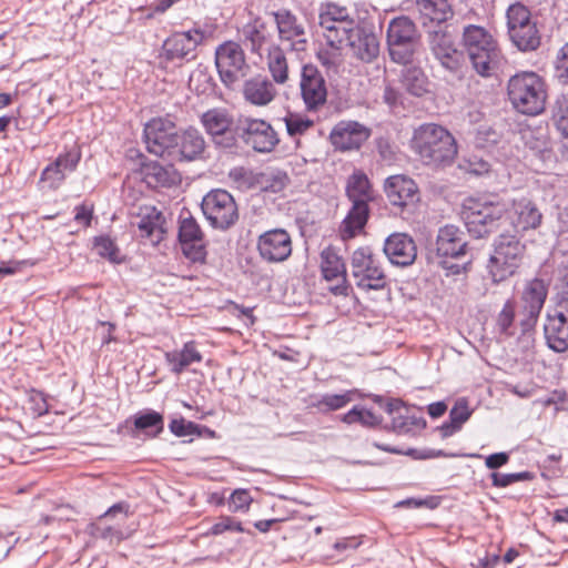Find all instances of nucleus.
Segmentation results:
<instances>
[{"label":"nucleus","instance_id":"f257e3e1","mask_svg":"<svg viewBox=\"0 0 568 568\" xmlns=\"http://www.w3.org/2000/svg\"><path fill=\"white\" fill-rule=\"evenodd\" d=\"M410 149L417 159L432 169H445L457 155L453 134L436 123H424L416 128L410 139Z\"/></svg>","mask_w":568,"mask_h":568},{"label":"nucleus","instance_id":"f03ea898","mask_svg":"<svg viewBox=\"0 0 568 568\" xmlns=\"http://www.w3.org/2000/svg\"><path fill=\"white\" fill-rule=\"evenodd\" d=\"M346 194L352 202V207L339 227L343 240L355 237L367 223L369 216L368 203L374 200V191L365 173L355 171L348 178Z\"/></svg>","mask_w":568,"mask_h":568},{"label":"nucleus","instance_id":"7ed1b4c3","mask_svg":"<svg viewBox=\"0 0 568 568\" xmlns=\"http://www.w3.org/2000/svg\"><path fill=\"white\" fill-rule=\"evenodd\" d=\"M507 95L517 112L538 115L546 108L547 87L537 73L519 72L508 80Z\"/></svg>","mask_w":568,"mask_h":568},{"label":"nucleus","instance_id":"20e7f679","mask_svg":"<svg viewBox=\"0 0 568 568\" xmlns=\"http://www.w3.org/2000/svg\"><path fill=\"white\" fill-rule=\"evenodd\" d=\"M463 44L476 72L488 77L499 58L493 36L480 26L469 24L464 28Z\"/></svg>","mask_w":568,"mask_h":568},{"label":"nucleus","instance_id":"39448f33","mask_svg":"<svg viewBox=\"0 0 568 568\" xmlns=\"http://www.w3.org/2000/svg\"><path fill=\"white\" fill-rule=\"evenodd\" d=\"M507 206L500 202L481 199H468L463 209V219L470 235L476 239L488 235L500 217L506 213Z\"/></svg>","mask_w":568,"mask_h":568},{"label":"nucleus","instance_id":"423d86ee","mask_svg":"<svg viewBox=\"0 0 568 568\" xmlns=\"http://www.w3.org/2000/svg\"><path fill=\"white\" fill-rule=\"evenodd\" d=\"M525 254V244L516 235L501 233L494 242L489 260V272L494 282H501L514 275Z\"/></svg>","mask_w":568,"mask_h":568},{"label":"nucleus","instance_id":"0eeeda50","mask_svg":"<svg viewBox=\"0 0 568 568\" xmlns=\"http://www.w3.org/2000/svg\"><path fill=\"white\" fill-rule=\"evenodd\" d=\"M419 40L418 31L412 19L405 16L390 20L386 41L390 59L400 64L412 61Z\"/></svg>","mask_w":568,"mask_h":568},{"label":"nucleus","instance_id":"6e6552de","mask_svg":"<svg viewBox=\"0 0 568 568\" xmlns=\"http://www.w3.org/2000/svg\"><path fill=\"white\" fill-rule=\"evenodd\" d=\"M351 272L355 285L362 291H379L387 278L379 260L368 246L355 250L351 258Z\"/></svg>","mask_w":568,"mask_h":568},{"label":"nucleus","instance_id":"1a4fd4ad","mask_svg":"<svg viewBox=\"0 0 568 568\" xmlns=\"http://www.w3.org/2000/svg\"><path fill=\"white\" fill-rule=\"evenodd\" d=\"M318 24L326 41L343 44L358 26L348 8L333 2L321 6Z\"/></svg>","mask_w":568,"mask_h":568},{"label":"nucleus","instance_id":"9d476101","mask_svg":"<svg viewBox=\"0 0 568 568\" xmlns=\"http://www.w3.org/2000/svg\"><path fill=\"white\" fill-rule=\"evenodd\" d=\"M201 209L210 224L220 230L231 227L239 219L237 205L225 190L210 191L202 200Z\"/></svg>","mask_w":568,"mask_h":568},{"label":"nucleus","instance_id":"9b49d317","mask_svg":"<svg viewBox=\"0 0 568 568\" xmlns=\"http://www.w3.org/2000/svg\"><path fill=\"white\" fill-rule=\"evenodd\" d=\"M298 89L307 112H317L326 104L328 95L326 80L315 64L302 65Z\"/></svg>","mask_w":568,"mask_h":568},{"label":"nucleus","instance_id":"f8f14e48","mask_svg":"<svg viewBox=\"0 0 568 568\" xmlns=\"http://www.w3.org/2000/svg\"><path fill=\"white\" fill-rule=\"evenodd\" d=\"M427 43L434 58L443 68L456 72L464 62V53L455 45L453 36L444 24H435L427 30Z\"/></svg>","mask_w":568,"mask_h":568},{"label":"nucleus","instance_id":"ddd939ff","mask_svg":"<svg viewBox=\"0 0 568 568\" xmlns=\"http://www.w3.org/2000/svg\"><path fill=\"white\" fill-rule=\"evenodd\" d=\"M239 134L245 145L258 153H271L280 143V136L271 123L251 116L239 121Z\"/></svg>","mask_w":568,"mask_h":568},{"label":"nucleus","instance_id":"4468645a","mask_svg":"<svg viewBox=\"0 0 568 568\" xmlns=\"http://www.w3.org/2000/svg\"><path fill=\"white\" fill-rule=\"evenodd\" d=\"M215 65L226 87L245 77L248 69L242 47L234 41H226L216 48Z\"/></svg>","mask_w":568,"mask_h":568},{"label":"nucleus","instance_id":"2eb2a0df","mask_svg":"<svg viewBox=\"0 0 568 568\" xmlns=\"http://www.w3.org/2000/svg\"><path fill=\"white\" fill-rule=\"evenodd\" d=\"M467 242L464 233L455 225L439 229L435 243V262L453 273L459 272L458 265H448L447 258H459L466 254Z\"/></svg>","mask_w":568,"mask_h":568},{"label":"nucleus","instance_id":"dca6fc26","mask_svg":"<svg viewBox=\"0 0 568 568\" xmlns=\"http://www.w3.org/2000/svg\"><path fill=\"white\" fill-rule=\"evenodd\" d=\"M175 124L164 118L150 120L144 126L146 150L160 158H171L176 139Z\"/></svg>","mask_w":568,"mask_h":568},{"label":"nucleus","instance_id":"f3484780","mask_svg":"<svg viewBox=\"0 0 568 568\" xmlns=\"http://www.w3.org/2000/svg\"><path fill=\"white\" fill-rule=\"evenodd\" d=\"M203 41V33L197 30L174 32L162 44L160 58L166 62L191 61L195 59L196 48Z\"/></svg>","mask_w":568,"mask_h":568},{"label":"nucleus","instance_id":"a211bd4d","mask_svg":"<svg viewBox=\"0 0 568 568\" xmlns=\"http://www.w3.org/2000/svg\"><path fill=\"white\" fill-rule=\"evenodd\" d=\"M200 122L216 146L230 149L235 145L236 139L232 130L233 116L226 109H210L202 113Z\"/></svg>","mask_w":568,"mask_h":568},{"label":"nucleus","instance_id":"6ab92c4d","mask_svg":"<svg viewBox=\"0 0 568 568\" xmlns=\"http://www.w3.org/2000/svg\"><path fill=\"white\" fill-rule=\"evenodd\" d=\"M179 241L186 258L194 263H204L206 258V241L196 220L187 215L181 216Z\"/></svg>","mask_w":568,"mask_h":568},{"label":"nucleus","instance_id":"aec40b11","mask_svg":"<svg viewBox=\"0 0 568 568\" xmlns=\"http://www.w3.org/2000/svg\"><path fill=\"white\" fill-rule=\"evenodd\" d=\"M80 160L81 152L75 148L60 154L52 163L42 170L39 184L42 189H59L67 175L75 171Z\"/></svg>","mask_w":568,"mask_h":568},{"label":"nucleus","instance_id":"412c9836","mask_svg":"<svg viewBox=\"0 0 568 568\" xmlns=\"http://www.w3.org/2000/svg\"><path fill=\"white\" fill-rule=\"evenodd\" d=\"M257 250L260 256L270 263H280L292 254V240L284 229H274L258 236Z\"/></svg>","mask_w":568,"mask_h":568},{"label":"nucleus","instance_id":"4be33fe9","mask_svg":"<svg viewBox=\"0 0 568 568\" xmlns=\"http://www.w3.org/2000/svg\"><path fill=\"white\" fill-rule=\"evenodd\" d=\"M273 23L275 24L278 38L283 42H288L294 51H303L307 43L304 24L286 9L271 12Z\"/></svg>","mask_w":568,"mask_h":568},{"label":"nucleus","instance_id":"5701e85b","mask_svg":"<svg viewBox=\"0 0 568 568\" xmlns=\"http://www.w3.org/2000/svg\"><path fill=\"white\" fill-rule=\"evenodd\" d=\"M544 333L549 348L557 353L568 349V306L558 304L548 312Z\"/></svg>","mask_w":568,"mask_h":568},{"label":"nucleus","instance_id":"b1692460","mask_svg":"<svg viewBox=\"0 0 568 568\" xmlns=\"http://www.w3.org/2000/svg\"><path fill=\"white\" fill-rule=\"evenodd\" d=\"M371 136V130L357 121H339L331 131L329 140L339 151L357 150Z\"/></svg>","mask_w":568,"mask_h":568},{"label":"nucleus","instance_id":"393cba45","mask_svg":"<svg viewBox=\"0 0 568 568\" xmlns=\"http://www.w3.org/2000/svg\"><path fill=\"white\" fill-rule=\"evenodd\" d=\"M546 297L547 286L542 280L534 278L527 283L521 296L525 317L520 321V324L524 332L536 324Z\"/></svg>","mask_w":568,"mask_h":568},{"label":"nucleus","instance_id":"a878e982","mask_svg":"<svg viewBox=\"0 0 568 568\" xmlns=\"http://www.w3.org/2000/svg\"><path fill=\"white\" fill-rule=\"evenodd\" d=\"M506 213L516 232L535 230L541 224L542 220V214L537 205L527 197L514 200L511 207Z\"/></svg>","mask_w":568,"mask_h":568},{"label":"nucleus","instance_id":"bb28decb","mask_svg":"<svg viewBox=\"0 0 568 568\" xmlns=\"http://www.w3.org/2000/svg\"><path fill=\"white\" fill-rule=\"evenodd\" d=\"M353 57L365 63H371L379 55L377 36L365 27L357 26L345 41Z\"/></svg>","mask_w":568,"mask_h":568},{"label":"nucleus","instance_id":"cd10ccee","mask_svg":"<svg viewBox=\"0 0 568 568\" xmlns=\"http://www.w3.org/2000/svg\"><path fill=\"white\" fill-rule=\"evenodd\" d=\"M133 225L138 227L140 236L149 239L153 245L159 244L166 232L163 213L152 205L139 209L138 220Z\"/></svg>","mask_w":568,"mask_h":568},{"label":"nucleus","instance_id":"c85d7f7f","mask_svg":"<svg viewBox=\"0 0 568 568\" xmlns=\"http://www.w3.org/2000/svg\"><path fill=\"white\" fill-rule=\"evenodd\" d=\"M385 192L389 203L402 209L414 205L419 199L417 184L405 175L389 176Z\"/></svg>","mask_w":568,"mask_h":568},{"label":"nucleus","instance_id":"c756f323","mask_svg":"<svg viewBox=\"0 0 568 568\" xmlns=\"http://www.w3.org/2000/svg\"><path fill=\"white\" fill-rule=\"evenodd\" d=\"M384 253L392 264L408 266L415 261L417 250L414 240L409 235L394 233L386 239Z\"/></svg>","mask_w":568,"mask_h":568},{"label":"nucleus","instance_id":"7c9ffc66","mask_svg":"<svg viewBox=\"0 0 568 568\" xmlns=\"http://www.w3.org/2000/svg\"><path fill=\"white\" fill-rule=\"evenodd\" d=\"M205 145L201 132L194 128H189L176 134L171 159L196 160L204 153Z\"/></svg>","mask_w":568,"mask_h":568},{"label":"nucleus","instance_id":"2f4dec72","mask_svg":"<svg viewBox=\"0 0 568 568\" xmlns=\"http://www.w3.org/2000/svg\"><path fill=\"white\" fill-rule=\"evenodd\" d=\"M242 37L251 51L260 55L264 50L267 52L270 45H276L273 42V24H267L261 18L246 23L242 29Z\"/></svg>","mask_w":568,"mask_h":568},{"label":"nucleus","instance_id":"473e14b6","mask_svg":"<svg viewBox=\"0 0 568 568\" xmlns=\"http://www.w3.org/2000/svg\"><path fill=\"white\" fill-rule=\"evenodd\" d=\"M243 92L245 99L254 105H266L276 95L274 84L263 77H255L246 81Z\"/></svg>","mask_w":568,"mask_h":568},{"label":"nucleus","instance_id":"72a5a7b5","mask_svg":"<svg viewBox=\"0 0 568 568\" xmlns=\"http://www.w3.org/2000/svg\"><path fill=\"white\" fill-rule=\"evenodd\" d=\"M416 7L424 26L427 22L443 24L453 16L447 0H417Z\"/></svg>","mask_w":568,"mask_h":568},{"label":"nucleus","instance_id":"f704fd0d","mask_svg":"<svg viewBox=\"0 0 568 568\" xmlns=\"http://www.w3.org/2000/svg\"><path fill=\"white\" fill-rule=\"evenodd\" d=\"M343 43L326 41L316 51V59L328 77L339 73L344 64Z\"/></svg>","mask_w":568,"mask_h":568},{"label":"nucleus","instance_id":"c9c22d12","mask_svg":"<svg viewBox=\"0 0 568 568\" xmlns=\"http://www.w3.org/2000/svg\"><path fill=\"white\" fill-rule=\"evenodd\" d=\"M267 70L276 84L283 85L290 79L288 62L280 45H270L266 52Z\"/></svg>","mask_w":568,"mask_h":568},{"label":"nucleus","instance_id":"e433bc0d","mask_svg":"<svg viewBox=\"0 0 568 568\" xmlns=\"http://www.w3.org/2000/svg\"><path fill=\"white\" fill-rule=\"evenodd\" d=\"M165 359L171 366V371L175 374H180L189 365L200 363L202 355L196 349L195 342L191 341L185 343L181 351L166 352Z\"/></svg>","mask_w":568,"mask_h":568},{"label":"nucleus","instance_id":"4c0bfd02","mask_svg":"<svg viewBox=\"0 0 568 568\" xmlns=\"http://www.w3.org/2000/svg\"><path fill=\"white\" fill-rule=\"evenodd\" d=\"M321 270L326 281L345 282L346 268L342 257L333 247H326L321 253Z\"/></svg>","mask_w":568,"mask_h":568},{"label":"nucleus","instance_id":"58836bf2","mask_svg":"<svg viewBox=\"0 0 568 568\" xmlns=\"http://www.w3.org/2000/svg\"><path fill=\"white\" fill-rule=\"evenodd\" d=\"M402 83L406 91L415 97H422L429 91V81L417 67H408L403 71Z\"/></svg>","mask_w":568,"mask_h":568},{"label":"nucleus","instance_id":"ea45409f","mask_svg":"<svg viewBox=\"0 0 568 568\" xmlns=\"http://www.w3.org/2000/svg\"><path fill=\"white\" fill-rule=\"evenodd\" d=\"M356 390H345L341 394H323L312 403L322 413L338 410L354 400Z\"/></svg>","mask_w":568,"mask_h":568},{"label":"nucleus","instance_id":"a19ab883","mask_svg":"<svg viewBox=\"0 0 568 568\" xmlns=\"http://www.w3.org/2000/svg\"><path fill=\"white\" fill-rule=\"evenodd\" d=\"M509 38L520 51H532L540 44V34L536 23L526 24L525 29L518 30Z\"/></svg>","mask_w":568,"mask_h":568},{"label":"nucleus","instance_id":"79ce46f5","mask_svg":"<svg viewBox=\"0 0 568 568\" xmlns=\"http://www.w3.org/2000/svg\"><path fill=\"white\" fill-rule=\"evenodd\" d=\"M507 27L509 37L518 32L520 29H525L526 24L535 23L531 20L530 11L524 4L517 2L511 4L506 13Z\"/></svg>","mask_w":568,"mask_h":568},{"label":"nucleus","instance_id":"37998d69","mask_svg":"<svg viewBox=\"0 0 568 568\" xmlns=\"http://www.w3.org/2000/svg\"><path fill=\"white\" fill-rule=\"evenodd\" d=\"M287 134L296 139L314 126V121L301 113L290 112L283 118Z\"/></svg>","mask_w":568,"mask_h":568},{"label":"nucleus","instance_id":"c03bdc74","mask_svg":"<svg viewBox=\"0 0 568 568\" xmlns=\"http://www.w3.org/2000/svg\"><path fill=\"white\" fill-rule=\"evenodd\" d=\"M134 426L139 430L155 429L153 435L156 436L163 430V416L151 409L140 412L134 417Z\"/></svg>","mask_w":568,"mask_h":568},{"label":"nucleus","instance_id":"a18cd8bd","mask_svg":"<svg viewBox=\"0 0 568 568\" xmlns=\"http://www.w3.org/2000/svg\"><path fill=\"white\" fill-rule=\"evenodd\" d=\"M554 288L559 300L558 304L568 306V255L561 261L556 270Z\"/></svg>","mask_w":568,"mask_h":568},{"label":"nucleus","instance_id":"49530a36","mask_svg":"<svg viewBox=\"0 0 568 568\" xmlns=\"http://www.w3.org/2000/svg\"><path fill=\"white\" fill-rule=\"evenodd\" d=\"M342 420L346 424L359 423L363 426L372 427L378 425L382 419L372 410L355 406L343 415Z\"/></svg>","mask_w":568,"mask_h":568},{"label":"nucleus","instance_id":"de8ad7c7","mask_svg":"<svg viewBox=\"0 0 568 568\" xmlns=\"http://www.w3.org/2000/svg\"><path fill=\"white\" fill-rule=\"evenodd\" d=\"M552 120L557 130L568 138V95L562 94L557 98L552 108Z\"/></svg>","mask_w":568,"mask_h":568},{"label":"nucleus","instance_id":"09e8293b","mask_svg":"<svg viewBox=\"0 0 568 568\" xmlns=\"http://www.w3.org/2000/svg\"><path fill=\"white\" fill-rule=\"evenodd\" d=\"M515 320V304L507 301L497 316V328L506 336L514 335L513 324Z\"/></svg>","mask_w":568,"mask_h":568},{"label":"nucleus","instance_id":"8fccbe9b","mask_svg":"<svg viewBox=\"0 0 568 568\" xmlns=\"http://www.w3.org/2000/svg\"><path fill=\"white\" fill-rule=\"evenodd\" d=\"M94 248L97 253L102 256L106 257L111 262L118 263L120 262L119 258V250L115 245V243L108 236H99L94 240Z\"/></svg>","mask_w":568,"mask_h":568},{"label":"nucleus","instance_id":"3c124183","mask_svg":"<svg viewBox=\"0 0 568 568\" xmlns=\"http://www.w3.org/2000/svg\"><path fill=\"white\" fill-rule=\"evenodd\" d=\"M149 176L154 178L155 182L162 186H169L176 181V174L172 166L164 168L159 164L149 168Z\"/></svg>","mask_w":568,"mask_h":568},{"label":"nucleus","instance_id":"603ef678","mask_svg":"<svg viewBox=\"0 0 568 568\" xmlns=\"http://www.w3.org/2000/svg\"><path fill=\"white\" fill-rule=\"evenodd\" d=\"M490 478L495 487H508L517 481L529 480L532 478V476L529 471L511 474L493 473Z\"/></svg>","mask_w":568,"mask_h":568},{"label":"nucleus","instance_id":"864d4df0","mask_svg":"<svg viewBox=\"0 0 568 568\" xmlns=\"http://www.w3.org/2000/svg\"><path fill=\"white\" fill-rule=\"evenodd\" d=\"M459 169L474 174V175H481L489 171L490 165L487 161L483 160L481 158H478L476 155H473L467 159H463L459 164Z\"/></svg>","mask_w":568,"mask_h":568},{"label":"nucleus","instance_id":"5fc2aeb1","mask_svg":"<svg viewBox=\"0 0 568 568\" xmlns=\"http://www.w3.org/2000/svg\"><path fill=\"white\" fill-rule=\"evenodd\" d=\"M252 501L248 490L235 489L230 496L229 505L233 513L247 511Z\"/></svg>","mask_w":568,"mask_h":568},{"label":"nucleus","instance_id":"6e6d98bb","mask_svg":"<svg viewBox=\"0 0 568 568\" xmlns=\"http://www.w3.org/2000/svg\"><path fill=\"white\" fill-rule=\"evenodd\" d=\"M225 531L243 532L244 528L240 521L227 516L221 517L220 520L210 528V534L215 536L222 535Z\"/></svg>","mask_w":568,"mask_h":568},{"label":"nucleus","instance_id":"4d7b16f0","mask_svg":"<svg viewBox=\"0 0 568 568\" xmlns=\"http://www.w3.org/2000/svg\"><path fill=\"white\" fill-rule=\"evenodd\" d=\"M393 429L399 434H406L410 432L412 427H418L420 420L416 417L404 415L403 412L398 415L393 416L392 419Z\"/></svg>","mask_w":568,"mask_h":568},{"label":"nucleus","instance_id":"13d9d810","mask_svg":"<svg viewBox=\"0 0 568 568\" xmlns=\"http://www.w3.org/2000/svg\"><path fill=\"white\" fill-rule=\"evenodd\" d=\"M555 67L558 80L568 85V43L559 50Z\"/></svg>","mask_w":568,"mask_h":568},{"label":"nucleus","instance_id":"bf43d9fd","mask_svg":"<svg viewBox=\"0 0 568 568\" xmlns=\"http://www.w3.org/2000/svg\"><path fill=\"white\" fill-rule=\"evenodd\" d=\"M470 415L471 412L468 408L467 402L458 399L449 412V419L462 427L469 419Z\"/></svg>","mask_w":568,"mask_h":568},{"label":"nucleus","instance_id":"052dcab7","mask_svg":"<svg viewBox=\"0 0 568 568\" xmlns=\"http://www.w3.org/2000/svg\"><path fill=\"white\" fill-rule=\"evenodd\" d=\"M196 428H197L196 424H194L192 422H185L183 418L173 419L170 423L171 432L179 437L192 435L195 433Z\"/></svg>","mask_w":568,"mask_h":568},{"label":"nucleus","instance_id":"680f3d73","mask_svg":"<svg viewBox=\"0 0 568 568\" xmlns=\"http://www.w3.org/2000/svg\"><path fill=\"white\" fill-rule=\"evenodd\" d=\"M378 154L381 160L386 164H392L396 161L397 151L388 141L379 140L377 144Z\"/></svg>","mask_w":568,"mask_h":568},{"label":"nucleus","instance_id":"e2e57ef3","mask_svg":"<svg viewBox=\"0 0 568 568\" xmlns=\"http://www.w3.org/2000/svg\"><path fill=\"white\" fill-rule=\"evenodd\" d=\"M383 100L392 110H396L398 106L404 104L403 94L390 85L385 88Z\"/></svg>","mask_w":568,"mask_h":568},{"label":"nucleus","instance_id":"0e129e2a","mask_svg":"<svg viewBox=\"0 0 568 568\" xmlns=\"http://www.w3.org/2000/svg\"><path fill=\"white\" fill-rule=\"evenodd\" d=\"M508 460H509V454L501 452V453H496V454H491V455L487 456L485 459V465L489 469H497V468L506 465L508 463Z\"/></svg>","mask_w":568,"mask_h":568},{"label":"nucleus","instance_id":"69168bd1","mask_svg":"<svg viewBox=\"0 0 568 568\" xmlns=\"http://www.w3.org/2000/svg\"><path fill=\"white\" fill-rule=\"evenodd\" d=\"M91 217H92V211L89 210L87 206L80 205V206L75 207L74 220L78 223H81V224L88 226V225H90Z\"/></svg>","mask_w":568,"mask_h":568},{"label":"nucleus","instance_id":"338daca9","mask_svg":"<svg viewBox=\"0 0 568 568\" xmlns=\"http://www.w3.org/2000/svg\"><path fill=\"white\" fill-rule=\"evenodd\" d=\"M181 0H156L152 6L153 14H162Z\"/></svg>","mask_w":568,"mask_h":568},{"label":"nucleus","instance_id":"774afa93","mask_svg":"<svg viewBox=\"0 0 568 568\" xmlns=\"http://www.w3.org/2000/svg\"><path fill=\"white\" fill-rule=\"evenodd\" d=\"M447 405L444 402H436L428 405L427 412L430 417L438 418L445 414Z\"/></svg>","mask_w":568,"mask_h":568}]
</instances>
